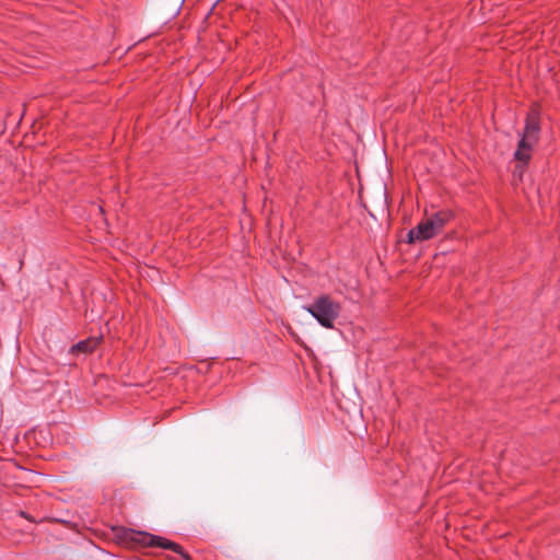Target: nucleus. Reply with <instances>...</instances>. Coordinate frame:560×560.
Here are the masks:
<instances>
[{
  "label": "nucleus",
  "mask_w": 560,
  "mask_h": 560,
  "mask_svg": "<svg viewBox=\"0 0 560 560\" xmlns=\"http://www.w3.org/2000/svg\"><path fill=\"white\" fill-rule=\"evenodd\" d=\"M417 231H419L420 237L423 241L430 240L433 236H435L438 233L435 232L434 228L432 226V222H430L429 219L425 221L420 222L416 226Z\"/></svg>",
  "instance_id": "423d86ee"
},
{
  "label": "nucleus",
  "mask_w": 560,
  "mask_h": 560,
  "mask_svg": "<svg viewBox=\"0 0 560 560\" xmlns=\"http://www.w3.org/2000/svg\"><path fill=\"white\" fill-rule=\"evenodd\" d=\"M428 219L432 222L435 232L439 233L451 219V213L448 211H439Z\"/></svg>",
  "instance_id": "39448f33"
},
{
  "label": "nucleus",
  "mask_w": 560,
  "mask_h": 560,
  "mask_svg": "<svg viewBox=\"0 0 560 560\" xmlns=\"http://www.w3.org/2000/svg\"><path fill=\"white\" fill-rule=\"evenodd\" d=\"M417 241H423V240L420 237L419 231H417V229L413 228L407 234V242L409 244H413Z\"/></svg>",
  "instance_id": "0eeeda50"
},
{
  "label": "nucleus",
  "mask_w": 560,
  "mask_h": 560,
  "mask_svg": "<svg viewBox=\"0 0 560 560\" xmlns=\"http://www.w3.org/2000/svg\"><path fill=\"white\" fill-rule=\"evenodd\" d=\"M124 538L126 540L139 541L152 547H160L163 549L173 550L174 552L182 555L184 558L188 559V556L184 552V549L178 544L160 536L150 535L143 532H136L133 529H125Z\"/></svg>",
  "instance_id": "7ed1b4c3"
},
{
  "label": "nucleus",
  "mask_w": 560,
  "mask_h": 560,
  "mask_svg": "<svg viewBox=\"0 0 560 560\" xmlns=\"http://www.w3.org/2000/svg\"><path fill=\"white\" fill-rule=\"evenodd\" d=\"M539 133V113L537 110H532L526 116L525 128L523 132L520 133L521 138L518 141V147L514 153V156L517 161L524 163L529 161L530 150L533 149L534 144L538 141Z\"/></svg>",
  "instance_id": "f03ea898"
},
{
  "label": "nucleus",
  "mask_w": 560,
  "mask_h": 560,
  "mask_svg": "<svg viewBox=\"0 0 560 560\" xmlns=\"http://www.w3.org/2000/svg\"><path fill=\"white\" fill-rule=\"evenodd\" d=\"M100 343V338H89L85 340H81L73 345L70 349L72 353L75 352H83V353H90L92 352L97 345Z\"/></svg>",
  "instance_id": "20e7f679"
},
{
  "label": "nucleus",
  "mask_w": 560,
  "mask_h": 560,
  "mask_svg": "<svg viewBox=\"0 0 560 560\" xmlns=\"http://www.w3.org/2000/svg\"><path fill=\"white\" fill-rule=\"evenodd\" d=\"M303 308L310 313L319 325L328 329L335 327V320L339 317L341 312L340 304L326 294L319 295L312 304L303 306Z\"/></svg>",
  "instance_id": "f257e3e1"
}]
</instances>
